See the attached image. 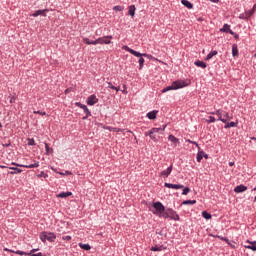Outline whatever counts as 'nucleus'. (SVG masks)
Instances as JSON below:
<instances>
[{
    "instance_id": "69168bd1",
    "label": "nucleus",
    "mask_w": 256,
    "mask_h": 256,
    "mask_svg": "<svg viewBox=\"0 0 256 256\" xmlns=\"http://www.w3.org/2000/svg\"><path fill=\"white\" fill-rule=\"evenodd\" d=\"M235 39H239V35L234 34Z\"/></svg>"
},
{
    "instance_id": "864d4df0",
    "label": "nucleus",
    "mask_w": 256,
    "mask_h": 256,
    "mask_svg": "<svg viewBox=\"0 0 256 256\" xmlns=\"http://www.w3.org/2000/svg\"><path fill=\"white\" fill-rule=\"evenodd\" d=\"M65 95L71 93V88H67L65 91H64Z\"/></svg>"
},
{
    "instance_id": "5fc2aeb1",
    "label": "nucleus",
    "mask_w": 256,
    "mask_h": 256,
    "mask_svg": "<svg viewBox=\"0 0 256 256\" xmlns=\"http://www.w3.org/2000/svg\"><path fill=\"white\" fill-rule=\"evenodd\" d=\"M30 256H43V253L39 252V253H36V254H32Z\"/></svg>"
},
{
    "instance_id": "58836bf2",
    "label": "nucleus",
    "mask_w": 256,
    "mask_h": 256,
    "mask_svg": "<svg viewBox=\"0 0 256 256\" xmlns=\"http://www.w3.org/2000/svg\"><path fill=\"white\" fill-rule=\"evenodd\" d=\"M28 145L34 146V145H35V139H33V138H28Z\"/></svg>"
},
{
    "instance_id": "5701e85b",
    "label": "nucleus",
    "mask_w": 256,
    "mask_h": 256,
    "mask_svg": "<svg viewBox=\"0 0 256 256\" xmlns=\"http://www.w3.org/2000/svg\"><path fill=\"white\" fill-rule=\"evenodd\" d=\"M78 246L80 247V249H83L84 251H91V245L89 244L79 243Z\"/></svg>"
},
{
    "instance_id": "c9c22d12",
    "label": "nucleus",
    "mask_w": 256,
    "mask_h": 256,
    "mask_svg": "<svg viewBox=\"0 0 256 256\" xmlns=\"http://www.w3.org/2000/svg\"><path fill=\"white\" fill-rule=\"evenodd\" d=\"M216 121H217V119H215V117L209 116L208 120H206V123H215Z\"/></svg>"
},
{
    "instance_id": "49530a36",
    "label": "nucleus",
    "mask_w": 256,
    "mask_h": 256,
    "mask_svg": "<svg viewBox=\"0 0 256 256\" xmlns=\"http://www.w3.org/2000/svg\"><path fill=\"white\" fill-rule=\"evenodd\" d=\"M122 93L124 94V95H127V85H123V90H122Z\"/></svg>"
},
{
    "instance_id": "f03ea898",
    "label": "nucleus",
    "mask_w": 256,
    "mask_h": 256,
    "mask_svg": "<svg viewBox=\"0 0 256 256\" xmlns=\"http://www.w3.org/2000/svg\"><path fill=\"white\" fill-rule=\"evenodd\" d=\"M111 39H113V36H103L92 41L89 38H83L82 41L85 45H111Z\"/></svg>"
},
{
    "instance_id": "7c9ffc66",
    "label": "nucleus",
    "mask_w": 256,
    "mask_h": 256,
    "mask_svg": "<svg viewBox=\"0 0 256 256\" xmlns=\"http://www.w3.org/2000/svg\"><path fill=\"white\" fill-rule=\"evenodd\" d=\"M139 63V69H143V65H145V58H143V56H141L138 60Z\"/></svg>"
},
{
    "instance_id": "473e14b6",
    "label": "nucleus",
    "mask_w": 256,
    "mask_h": 256,
    "mask_svg": "<svg viewBox=\"0 0 256 256\" xmlns=\"http://www.w3.org/2000/svg\"><path fill=\"white\" fill-rule=\"evenodd\" d=\"M82 109H83L84 113H86L87 117H91V111L89 110L87 105L82 106Z\"/></svg>"
},
{
    "instance_id": "f3484780",
    "label": "nucleus",
    "mask_w": 256,
    "mask_h": 256,
    "mask_svg": "<svg viewBox=\"0 0 256 256\" xmlns=\"http://www.w3.org/2000/svg\"><path fill=\"white\" fill-rule=\"evenodd\" d=\"M235 193H243L247 191V186L245 185H239L234 189Z\"/></svg>"
},
{
    "instance_id": "7ed1b4c3",
    "label": "nucleus",
    "mask_w": 256,
    "mask_h": 256,
    "mask_svg": "<svg viewBox=\"0 0 256 256\" xmlns=\"http://www.w3.org/2000/svg\"><path fill=\"white\" fill-rule=\"evenodd\" d=\"M183 87H189V82L186 80H176L172 82L170 86L164 88L162 93H167V91H177V89H183Z\"/></svg>"
},
{
    "instance_id": "de8ad7c7",
    "label": "nucleus",
    "mask_w": 256,
    "mask_h": 256,
    "mask_svg": "<svg viewBox=\"0 0 256 256\" xmlns=\"http://www.w3.org/2000/svg\"><path fill=\"white\" fill-rule=\"evenodd\" d=\"M4 251H7L8 253H15L17 255V251L11 250L9 248H4Z\"/></svg>"
},
{
    "instance_id": "39448f33",
    "label": "nucleus",
    "mask_w": 256,
    "mask_h": 256,
    "mask_svg": "<svg viewBox=\"0 0 256 256\" xmlns=\"http://www.w3.org/2000/svg\"><path fill=\"white\" fill-rule=\"evenodd\" d=\"M122 49L124 51H127L131 55H134V57H146L147 59H155V57H153V55L147 54V53H140L138 51H135V50L129 48V46H123Z\"/></svg>"
},
{
    "instance_id": "e433bc0d",
    "label": "nucleus",
    "mask_w": 256,
    "mask_h": 256,
    "mask_svg": "<svg viewBox=\"0 0 256 256\" xmlns=\"http://www.w3.org/2000/svg\"><path fill=\"white\" fill-rule=\"evenodd\" d=\"M123 131H125V130L121 129V128H116V127L113 128L114 133H123Z\"/></svg>"
},
{
    "instance_id": "412c9836",
    "label": "nucleus",
    "mask_w": 256,
    "mask_h": 256,
    "mask_svg": "<svg viewBox=\"0 0 256 256\" xmlns=\"http://www.w3.org/2000/svg\"><path fill=\"white\" fill-rule=\"evenodd\" d=\"M128 15H130L131 17H135V11L137 8H135V5H131L128 8Z\"/></svg>"
},
{
    "instance_id": "cd10ccee",
    "label": "nucleus",
    "mask_w": 256,
    "mask_h": 256,
    "mask_svg": "<svg viewBox=\"0 0 256 256\" xmlns=\"http://www.w3.org/2000/svg\"><path fill=\"white\" fill-rule=\"evenodd\" d=\"M70 195H72L71 193H60L57 194L56 197L60 198V199H66V197H70Z\"/></svg>"
},
{
    "instance_id": "20e7f679",
    "label": "nucleus",
    "mask_w": 256,
    "mask_h": 256,
    "mask_svg": "<svg viewBox=\"0 0 256 256\" xmlns=\"http://www.w3.org/2000/svg\"><path fill=\"white\" fill-rule=\"evenodd\" d=\"M210 115H217L218 121H222V123H227V121H230V119H233V116H229V112L218 109L214 112H210Z\"/></svg>"
},
{
    "instance_id": "13d9d810",
    "label": "nucleus",
    "mask_w": 256,
    "mask_h": 256,
    "mask_svg": "<svg viewBox=\"0 0 256 256\" xmlns=\"http://www.w3.org/2000/svg\"><path fill=\"white\" fill-rule=\"evenodd\" d=\"M0 169H7V166H5V165H0Z\"/></svg>"
},
{
    "instance_id": "ddd939ff",
    "label": "nucleus",
    "mask_w": 256,
    "mask_h": 256,
    "mask_svg": "<svg viewBox=\"0 0 256 256\" xmlns=\"http://www.w3.org/2000/svg\"><path fill=\"white\" fill-rule=\"evenodd\" d=\"M168 141H170L171 143H173L174 147H177V145H179V140L177 137H175L173 134H170L168 136Z\"/></svg>"
},
{
    "instance_id": "c756f323",
    "label": "nucleus",
    "mask_w": 256,
    "mask_h": 256,
    "mask_svg": "<svg viewBox=\"0 0 256 256\" xmlns=\"http://www.w3.org/2000/svg\"><path fill=\"white\" fill-rule=\"evenodd\" d=\"M108 88L109 89H114V91H116L117 93H119V91L121 90V87H115L113 86V84L111 82H108Z\"/></svg>"
},
{
    "instance_id": "052dcab7",
    "label": "nucleus",
    "mask_w": 256,
    "mask_h": 256,
    "mask_svg": "<svg viewBox=\"0 0 256 256\" xmlns=\"http://www.w3.org/2000/svg\"><path fill=\"white\" fill-rule=\"evenodd\" d=\"M9 174L10 175H15V174H17V172L16 171H12V172H9Z\"/></svg>"
},
{
    "instance_id": "4d7b16f0",
    "label": "nucleus",
    "mask_w": 256,
    "mask_h": 256,
    "mask_svg": "<svg viewBox=\"0 0 256 256\" xmlns=\"http://www.w3.org/2000/svg\"><path fill=\"white\" fill-rule=\"evenodd\" d=\"M231 126L229 125V123L226 122V125L224 126L225 129H229Z\"/></svg>"
},
{
    "instance_id": "4be33fe9",
    "label": "nucleus",
    "mask_w": 256,
    "mask_h": 256,
    "mask_svg": "<svg viewBox=\"0 0 256 256\" xmlns=\"http://www.w3.org/2000/svg\"><path fill=\"white\" fill-rule=\"evenodd\" d=\"M218 54V52H217V50H212L207 56H206V61H209V60H211V59H213V57H215V55H217Z\"/></svg>"
},
{
    "instance_id": "e2e57ef3",
    "label": "nucleus",
    "mask_w": 256,
    "mask_h": 256,
    "mask_svg": "<svg viewBox=\"0 0 256 256\" xmlns=\"http://www.w3.org/2000/svg\"><path fill=\"white\" fill-rule=\"evenodd\" d=\"M203 157H205L206 159H209V155L207 154H203Z\"/></svg>"
},
{
    "instance_id": "a878e982",
    "label": "nucleus",
    "mask_w": 256,
    "mask_h": 256,
    "mask_svg": "<svg viewBox=\"0 0 256 256\" xmlns=\"http://www.w3.org/2000/svg\"><path fill=\"white\" fill-rule=\"evenodd\" d=\"M197 200H185L181 203V205H195Z\"/></svg>"
},
{
    "instance_id": "bf43d9fd",
    "label": "nucleus",
    "mask_w": 256,
    "mask_h": 256,
    "mask_svg": "<svg viewBox=\"0 0 256 256\" xmlns=\"http://www.w3.org/2000/svg\"><path fill=\"white\" fill-rule=\"evenodd\" d=\"M233 165H235V162H229L230 167H233Z\"/></svg>"
},
{
    "instance_id": "ea45409f",
    "label": "nucleus",
    "mask_w": 256,
    "mask_h": 256,
    "mask_svg": "<svg viewBox=\"0 0 256 256\" xmlns=\"http://www.w3.org/2000/svg\"><path fill=\"white\" fill-rule=\"evenodd\" d=\"M246 12H248L249 17H252V15L255 14V6L250 11H246Z\"/></svg>"
},
{
    "instance_id": "1a4fd4ad",
    "label": "nucleus",
    "mask_w": 256,
    "mask_h": 256,
    "mask_svg": "<svg viewBox=\"0 0 256 256\" xmlns=\"http://www.w3.org/2000/svg\"><path fill=\"white\" fill-rule=\"evenodd\" d=\"M86 103H87V105L93 106V105L99 103V98H97V96L95 94H92L87 98Z\"/></svg>"
},
{
    "instance_id": "393cba45",
    "label": "nucleus",
    "mask_w": 256,
    "mask_h": 256,
    "mask_svg": "<svg viewBox=\"0 0 256 256\" xmlns=\"http://www.w3.org/2000/svg\"><path fill=\"white\" fill-rule=\"evenodd\" d=\"M148 119H157V111H151L147 114Z\"/></svg>"
},
{
    "instance_id": "6e6552de",
    "label": "nucleus",
    "mask_w": 256,
    "mask_h": 256,
    "mask_svg": "<svg viewBox=\"0 0 256 256\" xmlns=\"http://www.w3.org/2000/svg\"><path fill=\"white\" fill-rule=\"evenodd\" d=\"M12 165H15L16 167H24L25 169H35V168L39 167V162L34 161L33 164H29V165L17 164L15 162H12Z\"/></svg>"
},
{
    "instance_id": "f8f14e48",
    "label": "nucleus",
    "mask_w": 256,
    "mask_h": 256,
    "mask_svg": "<svg viewBox=\"0 0 256 256\" xmlns=\"http://www.w3.org/2000/svg\"><path fill=\"white\" fill-rule=\"evenodd\" d=\"M246 243H249L250 245H244L245 249H251V251H256V241H250L247 240Z\"/></svg>"
},
{
    "instance_id": "774afa93",
    "label": "nucleus",
    "mask_w": 256,
    "mask_h": 256,
    "mask_svg": "<svg viewBox=\"0 0 256 256\" xmlns=\"http://www.w3.org/2000/svg\"><path fill=\"white\" fill-rule=\"evenodd\" d=\"M251 139H252V141H256V138H255V137H252Z\"/></svg>"
},
{
    "instance_id": "9d476101",
    "label": "nucleus",
    "mask_w": 256,
    "mask_h": 256,
    "mask_svg": "<svg viewBox=\"0 0 256 256\" xmlns=\"http://www.w3.org/2000/svg\"><path fill=\"white\" fill-rule=\"evenodd\" d=\"M221 33H229L230 35H235V32L231 30V26L229 24H224V26L220 29Z\"/></svg>"
},
{
    "instance_id": "f257e3e1",
    "label": "nucleus",
    "mask_w": 256,
    "mask_h": 256,
    "mask_svg": "<svg viewBox=\"0 0 256 256\" xmlns=\"http://www.w3.org/2000/svg\"><path fill=\"white\" fill-rule=\"evenodd\" d=\"M153 207L155 211H152L154 215L162 217L163 219H172L173 221H179V214L171 208L165 210V206L161 202H154Z\"/></svg>"
},
{
    "instance_id": "9b49d317",
    "label": "nucleus",
    "mask_w": 256,
    "mask_h": 256,
    "mask_svg": "<svg viewBox=\"0 0 256 256\" xmlns=\"http://www.w3.org/2000/svg\"><path fill=\"white\" fill-rule=\"evenodd\" d=\"M172 171H173V166H170L166 170H163L160 173V177H163V179H167V177H169V175H171Z\"/></svg>"
},
{
    "instance_id": "37998d69",
    "label": "nucleus",
    "mask_w": 256,
    "mask_h": 256,
    "mask_svg": "<svg viewBox=\"0 0 256 256\" xmlns=\"http://www.w3.org/2000/svg\"><path fill=\"white\" fill-rule=\"evenodd\" d=\"M35 115H47V112H42V111H34Z\"/></svg>"
},
{
    "instance_id": "603ef678",
    "label": "nucleus",
    "mask_w": 256,
    "mask_h": 256,
    "mask_svg": "<svg viewBox=\"0 0 256 256\" xmlns=\"http://www.w3.org/2000/svg\"><path fill=\"white\" fill-rule=\"evenodd\" d=\"M16 99H17V98H15V96H12V97L10 98V103H14V102L16 101Z\"/></svg>"
},
{
    "instance_id": "b1692460",
    "label": "nucleus",
    "mask_w": 256,
    "mask_h": 256,
    "mask_svg": "<svg viewBox=\"0 0 256 256\" xmlns=\"http://www.w3.org/2000/svg\"><path fill=\"white\" fill-rule=\"evenodd\" d=\"M182 5H184V7H187V9H193V4L187 0H181Z\"/></svg>"
},
{
    "instance_id": "bb28decb",
    "label": "nucleus",
    "mask_w": 256,
    "mask_h": 256,
    "mask_svg": "<svg viewBox=\"0 0 256 256\" xmlns=\"http://www.w3.org/2000/svg\"><path fill=\"white\" fill-rule=\"evenodd\" d=\"M203 155H204L203 151H198L197 157H196L198 163H201V161H203Z\"/></svg>"
},
{
    "instance_id": "0eeeda50",
    "label": "nucleus",
    "mask_w": 256,
    "mask_h": 256,
    "mask_svg": "<svg viewBox=\"0 0 256 256\" xmlns=\"http://www.w3.org/2000/svg\"><path fill=\"white\" fill-rule=\"evenodd\" d=\"M164 187H167L168 189H183V193H189L191 190L189 187H185L181 184H171V183H165Z\"/></svg>"
},
{
    "instance_id": "c85d7f7f",
    "label": "nucleus",
    "mask_w": 256,
    "mask_h": 256,
    "mask_svg": "<svg viewBox=\"0 0 256 256\" xmlns=\"http://www.w3.org/2000/svg\"><path fill=\"white\" fill-rule=\"evenodd\" d=\"M146 137H150V139H152V141L157 142V137H155V134H153V132H146L145 133Z\"/></svg>"
},
{
    "instance_id": "f704fd0d",
    "label": "nucleus",
    "mask_w": 256,
    "mask_h": 256,
    "mask_svg": "<svg viewBox=\"0 0 256 256\" xmlns=\"http://www.w3.org/2000/svg\"><path fill=\"white\" fill-rule=\"evenodd\" d=\"M202 217L204 219H211V213L207 212V211H203L202 212Z\"/></svg>"
},
{
    "instance_id": "3c124183",
    "label": "nucleus",
    "mask_w": 256,
    "mask_h": 256,
    "mask_svg": "<svg viewBox=\"0 0 256 256\" xmlns=\"http://www.w3.org/2000/svg\"><path fill=\"white\" fill-rule=\"evenodd\" d=\"M229 246L231 247V249H237V247L235 246V244H232L231 242L228 243Z\"/></svg>"
},
{
    "instance_id": "0e129e2a",
    "label": "nucleus",
    "mask_w": 256,
    "mask_h": 256,
    "mask_svg": "<svg viewBox=\"0 0 256 256\" xmlns=\"http://www.w3.org/2000/svg\"><path fill=\"white\" fill-rule=\"evenodd\" d=\"M212 3H219V0H211Z\"/></svg>"
},
{
    "instance_id": "8fccbe9b",
    "label": "nucleus",
    "mask_w": 256,
    "mask_h": 256,
    "mask_svg": "<svg viewBox=\"0 0 256 256\" xmlns=\"http://www.w3.org/2000/svg\"><path fill=\"white\" fill-rule=\"evenodd\" d=\"M63 241H71V236H63Z\"/></svg>"
},
{
    "instance_id": "338daca9",
    "label": "nucleus",
    "mask_w": 256,
    "mask_h": 256,
    "mask_svg": "<svg viewBox=\"0 0 256 256\" xmlns=\"http://www.w3.org/2000/svg\"><path fill=\"white\" fill-rule=\"evenodd\" d=\"M88 117H89V116H87V114H86V116H84L83 119L85 120V119H87Z\"/></svg>"
},
{
    "instance_id": "aec40b11",
    "label": "nucleus",
    "mask_w": 256,
    "mask_h": 256,
    "mask_svg": "<svg viewBox=\"0 0 256 256\" xmlns=\"http://www.w3.org/2000/svg\"><path fill=\"white\" fill-rule=\"evenodd\" d=\"M44 145H45L46 155H53V148L49 147V144L47 142H45Z\"/></svg>"
},
{
    "instance_id": "a18cd8bd",
    "label": "nucleus",
    "mask_w": 256,
    "mask_h": 256,
    "mask_svg": "<svg viewBox=\"0 0 256 256\" xmlns=\"http://www.w3.org/2000/svg\"><path fill=\"white\" fill-rule=\"evenodd\" d=\"M84 105H85V104H81V102H76V103H75V106H76V107H79L80 109H83Z\"/></svg>"
},
{
    "instance_id": "4c0bfd02",
    "label": "nucleus",
    "mask_w": 256,
    "mask_h": 256,
    "mask_svg": "<svg viewBox=\"0 0 256 256\" xmlns=\"http://www.w3.org/2000/svg\"><path fill=\"white\" fill-rule=\"evenodd\" d=\"M186 142L191 143L192 145H196V147H198V149H200L199 144L197 142H195L193 140H189V139H187Z\"/></svg>"
},
{
    "instance_id": "2f4dec72",
    "label": "nucleus",
    "mask_w": 256,
    "mask_h": 256,
    "mask_svg": "<svg viewBox=\"0 0 256 256\" xmlns=\"http://www.w3.org/2000/svg\"><path fill=\"white\" fill-rule=\"evenodd\" d=\"M249 17L250 16H249L248 12H244V13L239 15V19H243L245 21H247V19H249Z\"/></svg>"
},
{
    "instance_id": "a211bd4d",
    "label": "nucleus",
    "mask_w": 256,
    "mask_h": 256,
    "mask_svg": "<svg viewBox=\"0 0 256 256\" xmlns=\"http://www.w3.org/2000/svg\"><path fill=\"white\" fill-rule=\"evenodd\" d=\"M194 65H196V67H201V69H207V64L201 60L195 61Z\"/></svg>"
},
{
    "instance_id": "6ab92c4d",
    "label": "nucleus",
    "mask_w": 256,
    "mask_h": 256,
    "mask_svg": "<svg viewBox=\"0 0 256 256\" xmlns=\"http://www.w3.org/2000/svg\"><path fill=\"white\" fill-rule=\"evenodd\" d=\"M232 55L233 57L239 56V48L237 47V44H233L232 46Z\"/></svg>"
},
{
    "instance_id": "a19ab883",
    "label": "nucleus",
    "mask_w": 256,
    "mask_h": 256,
    "mask_svg": "<svg viewBox=\"0 0 256 256\" xmlns=\"http://www.w3.org/2000/svg\"><path fill=\"white\" fill-rule=\"evenodd\" d=\"M10 169L12 171H15L16 173H23V170L19 169V168H15V167H10Z\"/></svg>"
},
{
    "instance_id": "79ce46f5",
    "label": "nucleus",
    "mask_w": 256,
    "mask_h": 256,
    "mask_svg": "<svg viewBox=\"0 0 256 256\" xmlns=\"http://www.w3.org/2000/svg\"><path fill=\"white\" fill-rule=\"evenodd\" d=\"M123 7L122 6H114L113 7V11H123Z\"/></svg>"
},
{
    "instance_id": "2eb2a0df",
    "label": "nucleus",
    "mask_w": 256,
    "mask_h": 256,
    "mask_svg": "<svg viewBox=\"0 0 256 256\" xmlns=\"http://www.w3.org/2000/svg\"><path fill=\"white\" fill-rule=\"evenodd\" d=\"M47 9H44V10H37L34 14H32V17H39V15H42V17H47Z\"/></svg>"
},
{
    "instance_id": "6e6d98bb",
    "label": "nucleus",
    "mask_w": 256,
    "mask_h": 256,
    "mask_svg": "<svg viewBox=\"0 0 256 256\" xmlns=\"http://www.w3.org/2000/svg\"><path fill=\"white\" fill-rule=\"evenodd\" d=\"M220 239H221V241H226V243H229V239H227L225 237H221Z\"/></svg>"
},
{
    "instance_id": "4468645a",
    "label": "nucleus",
    "mask_w": 256,
    "mask_h": 256,
    "mask_svg": "<svg viewBox=\"0 0 256 256\" xmlns=\"http://www.w3.org/2000/svg\"><path fill=\"white\" fill-rule=\"evenodd\" d=\"M36 251H39V249L38 248L37 249H32L30 252H23V251L17 250L16 255H29V256H31V255L35 254Z\"/></svg>"
},
{
    "instance_id": "680f3d73",
    "label": "nucleus",
    "mask_w": 256,
    "mask_h": 256,
    "mask_svg": "<svg viewBox=\"0 0 256 256\" xmlns=\"http://www.w3.org/2000/svg\"><path fill=\"white\" fill-rule=\"evenodd\" d=\"M66 175H73V173H71V171H66Z\"/></svg>"
},
{
    "instance_id": "c03bdc74",
    "label": "nucleus",
    "mask_w": 256,
    "mask_h": 256,
    "mask_svg": "<svg viewBox=\"0 0 256 256\" xmlns=\"http://www.w3.org/2000/svg\"><path fill=\"white\" fill-rule=\"evenodd\" d=\"M238 121H236V122H229V126L230 127H237V125H238Z\"/></svg>"
},
{
    "instance_id": "09e8293b",
    "label": "nucleus",
    "mask_w": 256,
    "mask_h": 256,
    "mask_svg": "<svg viewBox=\"0 0 256 256\" xmlns=\"http://www.w3.org/2000/svg\"><path fill=\"white\" fill-rule=\"evenodd\" d=\"M103 129H106L107 131H113L114 127H111V126H103Z\"/></svg>"
},
{
    "instance_id": "423d86ee",
    "label": "nucleus",
    "mask_w": 256,
    "mask_h": 256,
    "mask_svg": "<svg viewBox=\"0 0 256 256\" xmlns=\"http://www.w3.org/2000/svg\"><path fill=\"white\" fill-rule=\"evenodd\" d=\"M57 239V236L53 232H42L40 234V240L45 243L46 241H50V243H53Z\"/></svg>"
},
{
    "instance_id": "72a5a7b5",
    "label": "nucleus",
    "mask_w": 256,
    "mask_h": 256,
    "mask_svg": "<svg viewBox=\"0 0 256 256\" xmlns=\"http://www.w3.org/2000/svg\"><path fill=\"white\" fill-rule=\"evenodd\" d=\"M159 131H165V126H164L163 129H161V128H152V129H151L150 131H148V132L155 134V133H159Z\"/></svg>"
},
{
    "instance_id": "dca6fc26",
    "label": "nucleus",
    "mask_w": 256,
    "mask_h": 256,
    "mask_svg": "<svg viewBox=\"0 0 256 256\" xmlns=\"http://www.w3.org/2000/svg\"><path fill=\"white\" fill-rule=\"evenodd\" d=\"M165 249H167V247L163 245H156V246H152L150 248V251H165Z\"/></svg>"
}]
</instances>
